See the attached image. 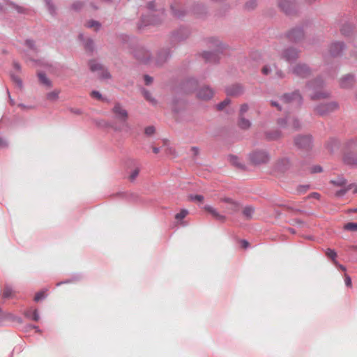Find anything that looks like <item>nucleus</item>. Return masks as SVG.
Returning <instances> with one entry per match:
<instances>
[{"label": "nucleus", "mask_w": 357, "mask_h": 357, "mask_svg": "<svg viewBox=\"0 0 357 357\" xmlns=\"http://www.w3.org/2000/svg\"><path fill=\"white\" fill-rule=\"evenodd\" d=\"M325 253H326V255L328 258H330L333 260L334 264H337V261H336L337 253L334 250H332L331 248H327L326 250Z\"/></svg>", "instance_id": "nucleus-35"}, {"label": "nucleus", "mask_w": 357, "mask_h": 357, "mask_svg": "<svg viewBox=\"0 0 357 357\" xmlns=\"http://www.w3.org/2000/svg\"><path fill=\"white\" fill-rule=\"evenodd\" d=\"M322 171V168L320 166H314L312 168V173H318Z\"/></svg>", "instance_id": "nucleus-61"}, {"label": "nucleus", "mask_w": 357, "mask_h": 357, "mask_svg": "<svg viewBox=\"0 0 357 357\" xmlns=\"http://www.w3.org/2000/svg\"><path fill=\"white\" fill-rule=\"evenodd\" d=\"M38 77L41 84L45 86L47 88H51L52 84L50 79L46 76L45 73L43 72L38 73Z\"/></svg>", "instance_id": "nucleus-26"}, {"label": "nucleus", "mask_w": 357, "mask_h": 357, "mask_svg": "<svg viewBox=\"0 0 357 357\" xmlns=\"http://www.w3.org/2000/svg\"><path fill=\"white\" fill-rule=\"evenodd\" d=\"M208 43L211 47H216V50L215 52H204L202 56L206 62L217 63L220 59L219 53L224 49V46L220 40L215 38L208 39Z\"/></svg>", "instance_id": "nucleus-2"}, {"label": "nucleus", "mask_w": 357, "mask_h": 357, "mask_svg": "<svg viewBox=\"0 0 357 357\" xmlns=\"http://www.w3.org/2000/svg\"><path fill=\"white\" fill-rule=\"evenodd\" d=\"M155 132V128L153 126H148L145 128V133L146 135L153 134Z\"/></svg>", "instance_id": "nucleus-51"}, {"label": "nucleus", "mask_w": 357, "mask_h": 357, "mask_svg": "<svg viewBox=\"0 0 357 357\" xmlns=\"http://www.w3.org/2000/svg\"><path fill=\"white\" fill-rule=\"evenodd\" d=\"M147 7L148 8L151 10V11H155L156 12L157 10L155 9V2L154 1H151L149 2L148 4H147Z\"/></svg>", "instance_id": "nucleus-57"}, {"label": "nucleus", "mask_w": 357, "mask_h": 357, "mask_svg": "<svg viewBox=\"0 0 357 357\" xmlns=\"http://www.w3.org/2000/svg\"><path fill=\"white\" fill-rule=\"evenodd\" d=\"M291 73L301 78H307L312 74V68L304 63H298L291 69Z\"/></svg>", "instance_id": "nucleus-6"}, {"label": "nucleus", "mask_w": 357, "mask_h": 357, "mask_svg": "<svg viewBox=\"0 0 357 357\" xmlns=\"http://www.w3.org/2000/svg\"><path fill=\"white\" fill-rule=\"evenodd\" d=\"M197 85V80L193 78H191L183 82V89L184 90L185 92L190 93L196 88Z\"/></svg>", "instance_id": "nucleus-24"}, {"label": "nucleus", "mask_w": 357, "mask_h": 357, "mask_svg": "<svg viewBox=\"0 0 357 357\" xmlns=\"http://www.w3.org/2000/svg\"><path fill=\"white\" fill-rule=\"evenodd\" d=\"M91 96L98 100H100L102 98V95L100 93L99 91H93L91 92Z\"/></svg>", "instance_id": "nucleus-55"}, {"label": "nucleus", "mask_w": 357, "mask_h": 357, "mask_svg": "<svg viewBox=\"0 0 357 357\" xmlns=\"http://www.w3.org/2000/svg\"><path fill=\"white\" fill-rule=\"evenodd\" d=\"M221 202H225L227 204L226 206V210L229 211L230 213H234L238 211L240 204L231 199V198H222L221 199Z\"/></svg>", "instance_id": "nucleus-21"}, {"label": "nucleus", "mask_w": 357, "mask_h": 357, "mask_svg": "<svg viewBox=\"0 0 357 357\" xmlns=\"http://www.w3.org/2000/svg\"><path fill=\"white\" fill-rule=\"evenodd\" d=\"M355 83L354 75L348 74L342 77L340 80V86L342 89H351Z\"/></svg>", "instance_id": "nucleus-19"}, {"label": "nucleus", "mask_w": 357, "mask_h": 357, "mask_svg": "<svg viewBox=\"0 0 357 357\" xmlns=\"http://www.w3.org/2000/svg\"><path fill=\"white\" fill-rule=\"evenodd\" d=\"M45 3H46V5H47L49 12L52 15H54L56 13V8H55L54 3H52V0H45Z\"/></svg>", "instance_id": "nucleus-39"}, {"label": "nucleus", "mask_w": 357, "mask_h": 357, "mask_svg": "<svg viewBox=\"0 0 357 357\" xmlns=\"http://www.w3.org/2000/svg\"><path fill=\"white\" fill-rule=\"evenodd\" d=\"M345 44L343 42H333L329 46V53L333 57L340 56L345 49Z\"/></svg>", "instance_id": "nucleus-16"}, {"label": "nucleus", "mask_w": 357, "mask_h": 357, "mask_svg": "<svg viewBox=\"0 0 357 357\" xmlns=\"http://www.w3.org/2000/svg\"><path fill=\"white\" fill-rule=\"evenodd\" d=\"M142 92L144 98L147 100L150 101L152 103H155V100L151 97V95L149 91H148L147 90L143 89Z\"/></svg>", "instance_id": "nucleus-45"}, {"label": "nucleus", "mask_w": 357, "mask_h": 357, "mask_svg": "<svg viewBox=\"0 0 357 357\" xmlns=\"http://www.w3.org/2000/svg\"><path fill=\"white\" fill-rule=\"evenodd\" d=\"M286 36L291 43H299L304 39L305 32L303 27L296 26L290 29L287 33Z\"/></svg>", "instance_id": "nucleus-9"}, {"label": "nucleus", "mask_w": 357, "mask_h": 357, "mask_svg": "<svg viewBox=\"0 0 357 357\" xmlns=\"http://www.w3.org/2000/svg\"><path fill=\"white\" fill-rule=\"evenodd\" d=\"M112 112L114 114L115 118L122 122H125L128 119V114L127 111L119 103L114 105Z\"/></svg>", "instance_id": "nucleus-17"}, {"label": "nucleus", "mask_w": 357, "mask_h": 357, "mask_svg": "<svg viewBox=\"0 0 357 357\" xmlns=\"http://www.w3.org/2000/svg\"><path fill=\"white\" fill-rule=\"evenodd\" d=\"M271 106L276 107L278 109V110H279V111H282V109L281 105L276 101L271 100Z\"/></svg>", "instance_id": "nucleus-56"}, {"label": "nucleus", "mask_w": 357, "mask_h": 357, "mask_svg": "<svg viewBox=\"0 0 357 357\" xmlns=\"http://www.w3.org/2000/svg\"><path fill=\"white\" fill-rule=\"evenodd\" d=\"M248 159L252 165H261L270 160V155L264 150H255L249 154Z\"/></svg>", "instance_id": "nucleus-4"}, {"label": "nucleus", "mask_w": 357, "mask_h": 357, "mask_svg": "<svg viewBox=\"0 0 357 357\" xmlns=\"http://www.w3.org/2000/svg\"><path fill=\"white\" fill-rule=\"evenodd\" d=\"M273 66H268V65H265L262 68H261V73L263 75H268L271 74V73L273 70Z\"/></svg>", "instance_id": "nucleus-44"}, {"label": "nucleus", "mask_w": 357, "mask_h": 357, "mask_svg": "<svg viewBox=\"0 0 357 357\" xmlns=\"http://www.w3.org/2000/svg\"><path fill=\"white\" fill-rule=\"evenodd\" d=\"M331 183L336 185H343L346 183L345 180L342 178H338L337 181H331Z\"/></svg>", "instance_id": "nucleus-53"}, {"label": "nucleus", "mask_w": 357, "mask_h": 357, "mask_svg": "<svg viewBox=\"0 0 357 357\" xmlns=\"http://www.w3.org/2000/svg\"><path fill=\"white\" fill-rule=\"evenodd\" d=\"M273 69L275 72V75L279 79H283L284 77V73L282 70L277 66L276 64H273Z\"/></svg>", "instance_id": "nucleus-43"}, {"label": "nucleus", "mask_w": 357, "mask_h": 357, "mask_svg": "<svg viewBox=\"0 0 357 357\" xmlns=\"http://www.w3.org/2000/svg\"><path fill=\"white\" fill-rule=\"evenodd\" d=\"M254 212L255 208L250 206H245L243 210V214L247 219H252Z\"/></svg>", "instance_id": "nucleus-29"}, {"label": "nucleus", "mask_w": 357, "mask_h": 357, "mask_svg": "<svg viewBox=\"0 0 357 357\" xmlns=\"http://www.w3.org/2000/svg\"><path fill=\"white\" fill-rule=\"evenodd\" d=\"M238 126L243 130H247L251 126V122L244 116H238Z\"/></svg>", "instance_id": "nucleus-28"}, {"label": "nucleus", "mask_w": 357, "mask_h": 357, "mask_svg": "<svg viewBox=\"0 0 357 357\" xmlns=\"http://www.w3.org/2000/svg\"><path fill=\"white\" fill-rule=\"evenodd\" d=\"M352 31L353 26L349 24H344L340 29L342 34L346 36H349Z\"/></svg>", "instance_id": "nucleus-32"}, {"label": "nucleus", "mask_w": 357, "mask_h": 357, "mask_svg": "<svg viewBox=\"0 0 357 357\" xmlns=\"http://www.w3.org/2000/svg\"><path fill=\"white\" fill-rule=\"evenodd\" d=\"M296 146L301 149H308L311 146L310 135H296L294 139Z\"/></svg>", "instance_id": "nucleus-15"}, {"label": "nucleus", "mask_w": 357, "mask_h": 357, "mask_svg": "<svg viewBox=\"0 0 357 357\" xmlns=\"http://www.w3.org/2000/svg\"><path fill=\"white\" fill-rule=\"evenodd\" d=\"M344 161L349 165H357V153L352 154L349 156H346L344 158Z\"/></svg>", "instance_id": "nucleus-37"}, {"label": "nucleus", "mask_w": 357, "mask_h": 357, "mask_svg": "<svg viewBox=\"0 0 357 357\" xmlns=\"http://www.w3.org/2000/svg\"><path fill=\"white\" fill-rule=\"evenodd\" d=\"M84 47L86 51L92 52L94 50L93 40L91 38H87L84 43Z\"/></svg>", "instance_id": "nucleus-34"}, {"label": "nucleus", "mask_w": 357, "mask_h": 357, "mask_svg": "<svg viewBox=\"0 0 357 357\" xmlns=\"http://www.w3.org/2000/svg\"><path fill=\"white\" fill-rule=\"evenodd\" d=\"M144 79L146 85H150L153 81V77L148 75L144 76Z\"/></svg>", "instance_id": "nucleus-52"}, {"label": "nucleus", "mask_w": 357, "mask_h": 357, "mask_svg": "<svg viewBox=\"0 0 357 357\" xmlns=\"http://www.w3.org/2000/svg\"><path fill=\"white\" fill-rule=\"evenodd\" d=\"M277 124L281 128L291 127L296 130L300 128L299 121L295 117H291L289 114L278 119Z\"/></svg>", "instance_id": "nucleus-8"}, {"label": "nucleus", "mask_w": 357, "mask_h": 357, "mask_svg": "<svg viewBox=\"0 0 357 357\" xmlns=\"http://www.w3.org/2000/svg\"><path fill=\"white\" fill-rule=\"evenodd\" d=\"M244 92V86L238 83L229 85L225 89V93L229 96L238 97L243 95Z\"/></svg>", "instance_id": "nucleus-14"}, {"label": "nucleus", "mask_w": 357, "mask_h": 357, "mask_svg": "<svg viewBox=\"0 0 357 357\" xmlns=\"http://www.w3.org/2000/svg\"><path fill=\"white\" fill-rule=\"evenodd\" d=\"M213 90L208 86L201 87L197 93V98L204 100H210L213 98Z\"/></svg>", "instance_id": "nucleus-18"}, {"label": "nucleus", "mask_w": 357, "mask_h": 357, "mask_svg": "<svg viewBox=\"0 0 357 357\" xmlns=\"http://www.w3.org/2000/svg\"><path fill=\"white\" fill-rule=\"evenodd\" d=\"M300 51L294 47H288L284 50L280 57L287 62H293L298 59Z\"/></svg>", "instance_id": "nucleus-12"}, {"label": "nucleus", "mask_w": 357, "mask_h": 357, "mask_svg": "<svg viewBox=\"0 0 357 357\" xmlns=\"http://www.w3.org/2000/svg\"><path fill=\"white\" fill-rule=\"evenodd\" d=\"M230 102H231L230 99H229V98L225 99L222 102H220V103H218L216 107H217L218 110H219V111L223 110L225 108V107H227V105H229L230 104Z\"/></svg>", "instance_id": "nucleus-38"}, {"label": "nucleus", "mask_w": 357, "mask_h": 357, "mask_svg": "<svg viewBox=\"0 0 357 357\" xmlns=\"http://www.w3.org/2000/svg\"><path fill=\"white\" fill-rule=\"evenodd\" d=\"M229 162L231 165L234 167L240 169H245V165L244 163L241 161V160L236 155H230L228 157Z\"/></svg>", "instance_id": "nucleus-23"}, {"label": "nucleus", "mask_w": 357, "mask_h": 357, "mask_svg": "<svg viewBox=\"0 0 357 357\" xmlns=\"http://www.w3.org/2000/svg\"><path fill=\"white\" fill-rule=\"evenodd\" d=\"M89 66L91 71L98 73V76L100 79H109L111 77V75L107 69L96 61H89Z\"/></svg>", "instance_id": "nucleus-7"}, {"label": "nucleus", "mask_w": 357, "mask_h": 357, "mask_svg": "<svg viewBox=\"0 0 357 357\" xmlns=\"http://www.w3.org/2000/svg\"><path fill=\"white\" fill-rule=\"evenodd\" d=\"M70 112L75 114L79 115L82 114V111L79 109H70Z\"/></svg>", "instance_id": "nucleus-64"}, {"label": "nucleus", "mask_w": 357, "mask_h": 357, "mask_svg": "<svg viewBox=\"0 0 357 357\" xmlns=\"http://www.w3.org/2000/svg\"><path fill=\"white\" fill-rule=\"evenodd\" d=\"M134 57L138 61L147 63L150 61L151 54L148 50L143 46L136 47L132 52Z\"/></svg>", "instance_id": "nucleus-10"}, {"label": "nucleus", "mask_w": 357, "mask_h": 357, "mask_svg": "<svg viewBox=\"0 0 357 357\" xmlns=\"http://www.w3.org/2000/svg\"><path fill=\"white\" fill-rule=\"evenodd\" d=\"M18 107H20L23 110H29V109H32L31 106H27L24 104H19Z\"/></svg>", "instance_id": "nucleus-62"}, {"label": "nucleus", "mask_w": 357, "mask_h": 357, "mask_svg": "<svg viewBox=\"0 0 357 357\" xmlns=\"http://www.w3.org/2000/svg\"><path fill=\"white\" fill-rule=\"evenodd\" d=\"M59 93L60 91L58 89H55L47 94V99L51 101H55L58 99Z\"/></svg>", "instance_id": "nucleus-36"}, {"label": "nucleus", "mask_w": 357, "mask_h": 357, "mask_svg": "<svg viewBox=\"0 0 357 357\" xmlns=\"http://www.w3.org/2000/svg\"><path fill=\"white\" fill-rule=\"evenodd\" d=\"M280 100L284 104L295 105L297 107H300L303 103V97L298 90L284 93L280 96Z\"/></svg>", "instance_id": "nucleus-5"}, {"label": "nucleus", "mask_w": 357, "mask_h": 357, "mask_svg": "<svg viewBox=\"0 0 357 357\" xmlns=\"http://www.w3.org/2000/svg\"><path fill=\"white\" fill-rule=\"evenodd\" d=\"M11 78H12V80L17 84V86L20 89L22 88V81L19 77H17L15 75H11Z\"/></svg>", "instance_id": "nucleus-46"}, {"label": "nucleus", "mask_w": 357, "mask_h": 357, "mask_svg": "<svg viewBox=\"0 0 357 357\" xmlns=\"http://www.w3.org/2000/svg\"><path fill=\"white\" fill-rule=\"evenodd\" d=\"M7 144L6 140L0 136V148L6 146Z\"/></svg>", "instance_id": "nucleus-63"}, {"label": "nucleus", "mask_w": 357, "mask_h": 357, "mask_svg": "<svg viewBox=\"0 0 357 357\" xmlns=\"http://www.w3.org/2000/svg\"><path fill=\"white\" fill-rule=\"evenodd\" d=\"M344 229L348 231H357V222H349L344 225Z\"/></svg>", "instance_id": "nucleus-40"}, {"label": "nucleus", "mask_w": 357, "mask_h": 357, "mask_svg": "<svg viewBox=\"0 0 357 357\" xmlns=\"http://www.w3.org/2000/svg\"><path fill=\"white\" fill-rule=\"evenodd\" d=\"M96 123L100 127H107L109 126V124L103 120L98 121Z\"/></svg>", "instance_id": "nucleus-58"}, {"label": "nucleus", "mask_w": 357, "mask_h": 357, "mask_svg": "<svg viewBox=\"0 0 357 357\" xmlns=\"http://www.w3.org/2000/svg\"><path fill=\"white\" fill-rule=\"evenodd\" d=\"M171 10H172L173 16L177 19H181L183 17H185L186 15V11L183 8H182L180 6H172L171 7Z\"/></svg>", "instance_id": "nucleus-25"}, {"label": "nucleus", "mask_w": 357, "mask_h": 357, "mask_svg": "<svg viewBox=\"0 0 357 357\" xmlns=\"http://www.w3.org/2000/svg\"><path fill=\"white\" fill-rule=\"evenodd\" d=\"M190 199L194 200L199 202H202L204 201V197L202 195H191Z\"/></svg>", "instance_id": "nucleus-49"}, {"label": "nucleus", "mask_w": 357, "mask_h": 357, "mask_svg": "<svg viewBox=\"0 0 357 357\" xmlns=\"http://www.w3.org/2000/svg\"><path fill=\"white\" fill-rule=\"evenodd\" d=\"M45 297V292L44 291H39L38 292L36 295H35V297H34V301H39L40 300H41L42 298H43Z\"/></svg>", "instance_id": "nucleus-50"}, {"label": "nucleus", "mask_w": 357, "mask_h": 357, "mask_svg": "<svg viewBox=\"0 0 357 357\" xmlns=\"http://www.w3.org/2000/svg\"><path fill=\"white\" fill-rule=\"evenodd\" d=\"M84 6V3L83 1H75L71 4L70 9L75 12H79V10H81L83 8Z\"/></svg>", "instance_id": "nucleus-31"}, {"label": "nucleus", "mask_w": 357, "mask_h": 357, "mask_svg": "<svg viewBox=\"0 0 357 357\" xmlns=\"http://www.w3.org/2000/svg\"><path fill=\"white\" fill-rule=\"evenodd\" d=\"M132 169L133 170H132V172L129 176V179L132 181H134L137 177V176L139 173V168L138 167H135Z\"/></svg>", "instance_id": "nucleus-42"}, {"label": "nucleus", "mask_w": 357, "mask_h": 357, "mask_svg": "<svg viewBox=\"0 0 357 357\" xmlns=\"http://www.w3.org/2000/svg\"><path fill=\"white\" fill-rule=\"evenodd\" d=\"M249 106L247 103L242 104L239 109L238 116H244V114L248 112Z\"/></svg>", "instance_id": "nucleus-48"}, {"label": "nucleus", "mask_w": 357, "mask_h": 357, "mask_svg": "<svg viewBox=\"0 0 357 357\" xmlns=\"http://www.w3.org/2000/svg\"><path fill=\"white\" fill-rule=\"evenodd\" d=\"M257 0H248L244 5V9L247 11H252L257 6Z\"/></svg>", "instance_id": "nucleus-30"}, {"label": "nucleus", "mask_w": 357, "mask_h": 357, "mask_svg": "<svg viewBox=\"0 0 357 357\" xmlns=\"http://www.w3.org/2000/svg\"><path fill=\"white\" fill-rule=\"evenodd\" d=\"M25 44L31 50H33L35 52L37 51V48H36L35 43H34V41L33 40H30V39L26 40Z\"/></svg>", "instance_id": "nucleus-47"}, {"label": "nucleus", "mask_w": 357, "mask_h": 357, "mask_svg": "<svg viewBox=\"0 0 357 357\" xmlns=\"http://www.w3.org/2000/svg\"><path fill=\"white\" fill-rule=\"evenodd\" d=\"M289 164L290 163H289V161L288 159L282 158V159L279 160L275 163V168L278 171L283 172V171L286 170L289 167Z\"/></svg>", "instance_id": "nucleus-27"}, {"label": "nucleus", "mask_w": 357, "mask_h": 357, "mask_svg": "<svg viewBox=\"0 0 357 357\" xmlns=\"http://www.w3.org/2000/svg\"><path fill=\"white\" fill-rule=\"evenodd\" d=\"M345 284L347 287H351V279L347 275H345Z\"/></svg>", "instance_id": "nucleus-60"}, {"label": "nucleus", "mask_w": 357, "mask_h": 357, "mask_svg": "<svg viewBox=\"0 0 357 357\" xmlns=\"http://www.w3.org/2000/svg\"><path fill=\"white\" fill-rule=\"evenodd\" d=\"M324 82L319 77L307 82L306 88L314 92L310 96L312 100H317L329 98L331 97V93L324 90Z\"/></svg>", "instance_id": "nucleus-1"}, {"label": "nucleus", "mask_w": 357, "mask_h": 357, "mask_svg": "<svg viewBox=\"0 0 357 357\" xmlns=\"http://www.w3.org/2000/svg\"><path fill=\"white\" fill-rule=\"evenodd\" d=\"M279 8L287 15H291L295 11L296 3L291 0H278Z\"/></svg>", "instance_id": "nucleus-13"}, {"label": "nucleus", "mask_w": 357, "mask_h": 357, "mask_svg": "<svg viewBox=\"0 0 357 357\" xmlns=\"http://www.w3.org/2000/svg\"><path fill=\"white\" fill-rule=\"evenodd\" d=\"M338 107V103L333 101L328 103L320 104L315 107L314 110L318 114L323 116L337 109Z\"/></svg>", "instance_id": "nucleus-11"}, {"label": "nucleus", "mask_w": 357, "mask_h": 357, "mask_svg": "<svg viewBox=\"0 0 357 357\" xmlns=\"http://www.w3.org/2000/svg\"><path fill=\"white\" fill-rule=\"evenodd\" d=\"M32 319L34 321H38L39 319V314H38L37 310H33V314H32Z\"/></svg>", "instance_id": "nucleus-59"}, {"label": "nucleus", "mask_w": 357, "mask_h": 357, "mask_svg": "<svg viewBox=\"0 0 357 357\" xmlns=\"http://www.w3.org/2000/svg\"><path fill=\"white\" fill-rule=\"evenodd\" d=\"M170 51L169 49H163L158 52L155 59V65L158 66H162L169 58Z\"/></svg>", "instance_id": "nucleus-20"}, {"label": "nucleus", "mask_w": 357, "mask_h": 357, "mask_svg": "<svg viewBox=\"0 0 357 357\" xmlns=\"http://www.w3.org/2000/svg\"><path fill=\"white\" fill-rule=\"evenodd\" d=\"M164 19V10L161 9L155 13H151L148 15H143L138 23V29H141L148 25H158L162 22Z\"/></svg>", "instance_id": "nucleus-3"}, {"label": "nucleus", "mask_w": 357, "mask_h": 357, "mask_svg": "<svg viewBox=\"0 0 357 357\" xmlns=\"http://www.w3.org/2000/svg\"><path fill=\"white\" fill-rule=\"evenodd\" d=\"M12 294V289L8 288V287H6L4 288L3 289V296L6 297V298H8L11 296Z\"/></svg>", "instance_id": "nucleus-54"}, {"label": "nucleus", "mask_w": 357, "mask_h": 357, "mask_svg": "<svg viewBox=\"0 0 357 357\" xmlns=\"http://www.w3.org/2000/svg\"><path fill=\"white\" fill-rule=\"evenodd\" d=\"M86 26L88 28H93L95 31H98L101 27V24L98 21L91 20L86 22Z\"/></svg>", "instance_id": "nucleus-33"}, {"label": "nucleus", "mask_w": 357, "mask_h": 357, "mask_svg": "<svg viewBox=\"0 0 357 357\" xmlns=\"http://www.w3.org/2000/svg\"><path fill=\"white\" fill-rule=\"evenodd\" d=\"M204 209L209 213L215 220L225 222L226 220V217L223 215L219 213L215 208L211 206H205Z\"/></svg>", "instance_id": "nucleus-22"}, {"label": "nucleus", "mask_w": 357, "mask_h": 357, "mask_svg": "<svg viewBox=\"0 0 357 357\" xmlns=\"http://www.w3.org/2000/svg\"><path fill=\"white\" fill-rule=\"evenodd\" d=\"M188 214V211L186 209H182L179 213H176L175 218L178 220H183Z\"/></svg>", "instance_id": "nucleus-41"}]
</instances>
